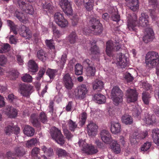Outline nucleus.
<instances>
[{
  "instance_id": "1",
  "label": "nucleus",
  "mask_w": 159,
  "mask_h": 159,
  "mask_svg": "<svg viewBox=\"0 0 159 159\" xmlns=\"http://www.w3.org/2000/svg\"><path fill=\"white\" fill-rule=\"evenodd\" d=\"M159 56L157 52L150 51L145 56V63L148 66L153 68L158 64Z\"/></svg>"
},
{
  "instance_id": "2",
  "label": "nucleus",
  "mask_w": 159,
  "mask_h": 159,
  "mask_svg": "<svg viewBox=\"0 0 159 159\" xmlns=\"http://www.w3.org/2000/svg\"><path fill=\"white\" fill-rule=\"evenodd\" d=\"M89 25L90 30H88L87 33L85 32L86 35L88 34L91 31L95 34L102 33L103 30L102 25L98 19L95 18H92L89 21Z\"/></svg>"
},
{
  "instance_id": "3",
  "label": "nucleus",
  "mask_w": 159,
  "mask_h": 159,
  "mask_svg": "<svg viewBox=\"0 0 159 159\" xmlns=\"http://www.w3.org/2000/svg\"><path fill=\"white\" fill-rule=\"evenodd\" d=\"M78 143L83 152L87 154H94L98 152V149L93 145L88 144L83 140H80Z\"/></svg>"
},
{
  "instance_id": "4",
  "label": "nucleus",
  "mask_w": 159,
  "mask_h": 159,
  "mask_svg": "<svg viewBox=\"0 0 159 159\" xmlns=\"http://www.w3.org/2000/svg\"><path fill=\"white\" fill-rule=\"evenodd\" d=\"M50 133L52 138L58 144L62 145L64 143V136L60 129L55 126L52 127L50 129Z\"/></svg>"
},
{
  "instance_id": "5",
  "label": "nucleus",
  "mask_w": 159,
  "mask_h": 159,
  "mask_svg": "<svg viewBox=\"0 0 159 159\" xmlns=\"http://www.w3.org/2000/svg\"><path fill=\"white\" fill-rule=\"evenodd\" d=\"M111 97L115 105H117L123 101V93L118 86H114L111 92Z\"/></svg>"
},
{
  "instance_id": "6",
  "label": "nucleus",
  "mask_w": 159,
  "mask_h": 159,
  "mask_svg": "<svg viewBox=\"0 0 159 159\" xmlns=\"http://www.w3.org/2000/svg\"><path fill=\"white\" fill-rule=\"evenodd\" d=\"M18 4L19 7L26 13L30 15H33L34 13V9L30 3L24 0H18Z\"/></svg>"
},
{
  "instance_id": "7",
  "label": "nucleus",
  "mask_w": 159,
  "mask_h": 159,
  "mask_svg": "<svg viewBox=\"0 0 159 159\" xmlns=\"http://www.w3.org/2000/svg\"><path fill=\"white\" fill-rule=\"evenodd\" d=\"M88 92L86 85L82 84L79 85L75 90L74 95L75 97L80 100L84 99Z\"/></svg>"
},
{
  "instance_id": "8",
  "label": "nucleus",
  "mask_w": 159,
  "mask_h": 159,
  "mask_svg": "<svg viewBox=\"0 0 159 159\" xmlns=\"http://www.w3.org/2000/svg\"><path fill=\"white\" fill-rule=\"evenodd\" d=\"M59 5L63 11L67 15H70L72 13L73 10L70 2L68 0H60Z\"/></svg>"
},
{
  "instance_id": "9",
  "label": "nucleus",
  "mask_w": 159,
  "mask_h": 159,
  "mask_svg": "<svg viewBox=\"0 0 159 159\" xmlns=\"http://www.w3.org/2000/svg\"><path fill=\"white\" fill-rule=\"evenodd\" d=\"M138 94L136 91L131 89H129L126 91V96L127 102H134L137 101Z\"/></svg>"
},
{
  "instance_id": "10",
  "label": "nucleus",
  "mask_w": 159,
  "mask_h": 159,
  "mask_svg": "<svg viewBox=\"0 0 159 159\" xmlns=\"http://www.w3.org/2000/svg\"><path fill=\"white\" fill-rule=\"evenodd\" d=\"M148 136V131H145L142 132L140 133H138L137 132H134L133 133L132 136L130 139L131 142L133 141V142H138L140 140L143 139Z\"/></svg>"
},
{
  "instance_id": "11",
  "label": "nucleus",
  "mask_w": 159,
  "mask_h": 159,
  "mask_svg": "<svg viewBox=\"0 0 159 159\" xmlns=\"http://www.w3.org/2000/svg\"><path fill=\"white\" fill-rule=\"evenodd\" d=\"M63 83L65 87L67 89H71L74 86L73 81L68 74H66L63 77Z\"/></svg>"
},
{
  "instance_id": "12",
  "label": "nucleus",
  "mask_w": 159,
  "mask_h": 159,
  "mask_svg": "<svg viewBox=\"0 0 159 159\" xmlns=\"http://www.w3.org/2000/svg\"><path fill=\"white\" fill-rule=\"evenodd\" d=\"M32 88L29 84H22L20 88V94L24 97H28L31 94L30 91Z\"/></svg>"
},
{
  "instance_id": "13",
  "label": "nucleus",
  "mask_w": 159,
  "mask_h": 159,
  "mask_svg": "<svg viewBox=\"0 0 159 159\" xmlns=\"http://www.w3.org/2000/svg\"><path fill=\"white\" fill-rule=\"evenodd\" d=\"M100 136L101 139L105 143L109 144L112 141L111 134L107 130H103L101 131Z\"/></svg>"
},
{
  "instance_id": "14",
  "label": "nucleus",
  "mask_w": 159,
  "mask_h": 159,
  "mask_svg": "<svg viewBox=\"0 0 159 159\" xmlns=\"http://www.w3.org/2000/svg\"><path fill=\"white\" fill-rule=\"evenodd\" d=\"M75 2L78 4H81L83 3L84 6L88 11H91L93 9L94 6V1L93 0H75Z\"/></svg>"
},
{
  "instance_id": "15",
  "label": "nucleus",
  "mask_w": 159,
  "mask_h": 159,
  "mask_svg": "<svg viewBox=\"0 0 159 159\" xmlns=\"http://www.w3.org/2000/svg\"><path fill=\"white\" fill-rule=\"evenodd\" d=\"M145 35L143 37V41L146 43L152 41L154 38V35L152 30L150 28L145 29Z\"/></svg>"
},
{
  "instance_id": "16",
  "label": "nucleus",
  "mask_w": 159,
  "mask_h": 159,
  "mask_svg": "<svg viewBox=\"0 0 159 159\" xmlns=\"http://www.w3.org/2000/svg\"><path fill=\"white\" fill-rule=\"evenodd\" d=\"M133 18L132 17L129 18L127 20V26L130 30L136 31L135 26L138 24V22L136 20V17L134 16Z\"/></svg>"
},
{
  "instance_id": "17",
  "label": "nucleus",
  "mask_w": 159,
  "mask_h": 159,
  "mask_svg": "<svg viewBox=\"0 0 159 159\" xmlns=\"http://www.w3.org/2000/svg\"><path fill=\"white\" fill-rule=\"evenodd\" d=\"M128 58L126 57L121 53L117 55L116 60L118 64L120 66H126L128 63Z\"/></svg>"
},
{
  "instance_id": "18",
  "label": "nucleus",
  "mask_w": 159,
  "mask_h": 159,
  "mask_svg": "<svg viewBox=\"0 0 159 159\" xmlns=\"http://www.w3.org/2000/svg\"><path fill=\"white\" fill-rule=\"evenodd\" d=\"M4 112L9 117L11 118H15L17 114V110L11 106H7L4 110Z\"/></svg>"
},
{
  "instance_id": "19",
  "label": "nucleus",
  "mask_w": 159,
  "mask_h": 159,
  "mask_svg": "<svg viewBox=\"0 0 159 159\" xmlns=\"http://www.w3.org/2000/svg\"><path fill=\"white\" fill-rule=\"evenodd\" d=\"M20 128L16 126L8 125L5 128V131L7 135L10 134L11 133H14L17 135L20 133Z\"/></svg>"
},
{
  "instance_id": "20",
  "label": "nucleus",
  "mask_w": 159,
  "mask_h": 159,
  "mask_svg": "<svg viewBox=\"0 0 159 159\" xmlns=\"http://www.w3.org/2000/svg\"><path fill=\"white\" fill-rule=\"evenodd\" d=\"M149 17L146 13H142L139 18V24L143 27H147L149 25Z\"/></svg>"
},
{
  "instance_id": "21",
  "label": "nucleus",
  "mask_w": 159,
  "mask_h": 159,
  "mask_svg": "<svg viewBox=\"0 0 159 159\" xmlns=\"http://www.w3.org/2000/svg\"><path fill=\"white\" fill-rule=\"evenodd\" d=\"M111 130L114 134L120 133L121 130L120 124L117 121H112L111 123Z\"/></svg>"
},
{
  "instance_id": "22",
  "label": "nucleus",
  "mask_w": 159,
  "mask_h": 159,
  "mask_svg": "<svg viewBox=\"0 0 159 159\" xmlns=\"http://www.w3.org/2000/svg\"><path fill=\"white\" fill-rule=\"evenodd\" d=\"M98 128V126L95 123L91 122L87 126L88 135H94L97 131Z\"/></svg>"
},
{
  "instance_id": "23",
  "label": "nucleus",
  "mask_w": 159,
  "mask_h": 159,
  "mask_svg": "<svg viewBox=\"0 0 159 159\" xmlns=\"http://www.w3.org/2000/svg\"><path fill=\"white\" fill-rule=\"evenodd\" d=\"M129 2L127 6L133 11H135L139 8V1L138 0H125Z\"/></svg>"
},
{
  "instance_id": "24",
  "label": "nucleus",
  "mask_w": 159,
  "mask_h": 159,
  "mask_svg": "<svg viewBox=\"0 0 159 159\" xmlns=\"http://www.w3.org/2000/svg\"><path fill=\"white\" fill-rule=\"evenodd\" d=\"M151 136L154 142L159 145V129L157 128L153 129Z\"/></svg>"
},
{
  "instance_id": "25",
  "label": "nucleus",
  "mask_w": 159,
  "mask_h": 159,
  "mask_svg": "<svg viewBox=\"0 0 159 159\" xmlns=\"http://www.w3.org/2000/svg\"><path fill=\"white\" fill-rule=\"evenodd\" d=\"M15 16L20 21L24 24L28 22V17L25 16L21 12L16 11L15 13Z\"/></svg>"
},
{
  "instance_id": "26",
  "label": "nucleus",
  "mask_w": 159,
  "mask_h": 159,
  "mask_svg": "<svg viewBox=\"0 0 159 159\" xmlns=\"http://www.w3.org/2000/svg\"><path fill=\"white\" fill-rule=\"evenodd\" d=\"M104 87L103 82L101 80H96L93 83V87L94 90L100 91Z\"/></svg>"
},
{
  "instance_id": "27",
  "label": "nucleus",
  "mask_w": 159,
  "mask_h": 159,
  "mask_svg": "<svg viewBox=\"0 0 159 159\" xmlns=\"http://www.w3.org/2000/svg\"><path fill=\"white\" fill-rule=\"evenodd\" d=\"M28 66L30 70L33 72H35L38 70V65L34 60H31L29 61Z\"/></svg>"
},
{
  "instance_id": "28",
  "label": "nucleus",
  "mask_w": 159,
  "mask_h": 159,
  "mask_svg": "<svg viewBox=\"0 0 159 159\" xmlns=\"http://www.w3.org/2000/svg\"><path fill=\"white\" fill-rule=\"evenodd\" d=\"M30 120L33 125L35 127L40 126V124L38 119V116L36 114H33L30 116Z\"/></svg>"
},
{
  "instance_id": "29",
  "label": "nucleus",
  "mask_w": 159,
  "mask_h": 159,
  "mask_svg": "<svg viewBox=\"0 0 159 159\" xmlns=\"http://www.w3.org/2000/svg\"><path fill=\"white\" fill-rule=\"evenodd\" d=\"M94 98L98 103L101 104L104 103L106 102V97L101 94H97L94 95Z\"/></svg>"
},
{
  "instance_id": "30",
  "label": "nucleus",
  "mask_w": 159,
  "mask_h": 159,
  "mask_svg": "<svg viewBox=\"0 0 159 159\" xmlns=\"http://www.w3.org/2000/svg\"><path fill=\"white\" fill-rule=\"evenodd\" d=\"M24 132L27 136H31L34 134V130L32 127L26 125L24 128Z\"/></svg>"
},
{
  "instance_id": "31",
  "label": "nucleus",
  "mask_w": 159,
  "mask_h": 159,
  "mask_svg": "<svg viewBox=\"0 0 159 159\" xmlns=\"http://www.w3.org/2000/svg\"><path fill=\"white\" fill-rule=\"evenodd\" d=\"M106 53L108 56L110 57L113 49V43L110 41H108L106 43Z\"/></svg>"
},
{
  "instance_id": "32",
  "label": "nucleus",
  "mask_w": 159,
  "mask_h": 159,
  "mask_svg": "<svg viewBox=\"0 0 159 159\" xmlns=\"http://www.w3.org/2000/svg\"><path fill=\"white\" fill-rule=\"evenodd\" d=\"M96 69L94 66H90L87 68L86 73L88 76H93L95 74Z\"/></svg>"
},
{
  "instance_id": "33",
  "label": "nucleus",
  "mask_w": 159,
  "mask_h": 159,
  "mask_svg": "<svg viewBox=\"0 0 159 159\" xmlns=\"http://www.w3.org/2000/svg\"><path fill=\"white\" fill-rule=\"evenodd\" d=\"M121 120L123 123L126 125L131 124L133 122V120L131 116L125 114L123 115L121 118Z\"/></svg>"
},
{
  "instance_id": "34",
  "label": "nucleus",
  "mask_w": 159,
  "mask_h": 159,
  "mask_svg": "<svg viewBox=\"0 0 159 159\" xmlns=\"http://www.w3.org/2000/svg\"><path fill=\"white\" fill-rule=\"evenodd\" d=\"M37 56L38 58L43 61H44L47 58V54L43 50H39L37 53Z\"/></svg>"
},
{
  "instance_id": "35",
  "label": "nucleus",
  "mask_w": 159,
  "mask_h": 159,
  "mask_svg": "<svg viewBox=\"0 0 159 159\" xmlns=\"http://www.w3.org/2000/svg\"><path fill=\"white\" fill-rule=\"evenodd\" d=\"M111 148L113 151L116 153L118 154L120 152L121 149L120 145L115 140L113 141L111 144Z\"/></svg>"
},
{
  "instance_id": "36",
  "label": "nucleus",
  "mask_w": 159,
  "mask_h": 159,
  "mask_svg": "<svg viewBox=\"0 0 159 159\" xmlns=\"http://www.w3.org/2000/svg\"><path fill=\"white\" fill-rule=\"evenodd\" d=\"M111 16V19L114 21L118 22L120 20V15L119 14L117 10H112Z\"/></svg>"
},
{
  "instance_id": "37",
  "label": "nucleus",
  "mask_w": 159,
  "mask_h": 159,
  "mask_svg": "<svg viewBox=\"0 0 159 159\" xmlns=\"http://www.w3.org/2000/svg\"><path fill=\"white\" fill-rule=\"evenodd\" d=\"M146 120L145 123L148 125H152L155 122V116L148 115V116L145 118Z\"/></svg>"
},
{
  "instance_id": "38",
  "label": "nucleus",
  "mask_w": 159,
  "mask_h": 159,
  "mask_svg": "<svg viewBox=\"0 0 159 159\" xmlns=\"http://www.w3.org/2000/svg\"><path fill=\"white\" fill-rule=\"evenodd\" d=\"M14 153L18 157L22 156L25 153V151L20 147H16L14 149Z\"/></svg>"
},
{
  "instance_id": "39",
  "label": "nucleus",
  "mask_w": 159,
  "mask_h": 159,
  "mask_svg": "<svg viewBox=\"0 0 159 159\" xmlns=\"http://www.w3.org/2000/svg\"><path fill=\"white\" fill-rule=\"evenodd\" d=\"M150 98V96L149 93L147 92H143L142 93V98L144 104L146 105L148 104Z\"/></svg>"
},
{
  "instance_id": "40",
  "label": "nucleus",
  "mask_w": 159,
  "mask_h": 159,
  "mask_svg": "<svg viewBox=\"0 0 159 159\" xmlns=\"http://www.w3.org/2000/svg\"><path fill=\"white\" fill-rule=\"evenodd\" d=\"M7 22L8 26L10 27L11 31H13L14 34H17V32L16 30V26L13 22L10 20H7Z\"/></svg>"
},
{
  "instance_id": "41",
  "label": "nucleus",
  "mask_w": 159,
  "mask_h": 159,
  "mask_svg": "<svg viewBox=\"0 0 159 159\" xmlns=\"http://www.w3.org/2000/svg\"><path fill=\"white\" fill-rule=\"evenodd\" d=\"M54 18L55 21L57 24L59 23V22L63 20V19H65L63 16V15L59 12H57L55 14Z\"/></svg>"
},
{
  "instance_id": "42",
  "label": "nucleus",
  "mask_w": 159,
  "mask_h": 159,
  "mask_svg": "<svg viewBox=\"0 0 159 159\" xmlns=\"http://www.w3.org/2000/svg\"><path fill=\"white\" fill-rule=\"evenodd\" d=\"M56 152L59 157H65L68 156L69 155V154L65 150L61 148H58Z\"/></svg>"
},
{
  "instance_id": "43",
  "label": "nucleus",
  "mask_w": 159,
  "mask_h": 159,
  "mask_svg": "<svg viewBox=\"0 0 159 159\" xmlns=\"http://www.w3.org/2000/svg\"><path fill=\"white\" fill-rule=\"evenodd\" d=\"M42 150L48 156L50 157L53 154V149L52 148H47L45 146H42Z\"/></svg>"
},
{
  "instance_id": "44",
  "label": "nucleus",
  "mask_w": 159,
  "mask_h": 159,
  "mask_svg": "<svg viewBox=\"0 0 159 159\" xmlns=\"http://www.w3.org/2000/svg\"><path fill=\"white\" fill-rule=\"evenodd\" d=\"M83 70V67L80 64L78 63L75 65V71L76 75H81L82 74Z\"/></svg>"
},
{
  "instance_id": "45",
  "label": "nucleus",
  "mask_w": 159,
  "mask_h": 159,
  "mask_svg": "<svg viewBox=\"0 0 159 159\" xmlns=\"http://www.w3.org/2000/svg\"><path fill=\"white\" fill-rule=\"evenodd\" d=\"M10 48V46L8 43H4L0 48V52L4 53L7 52L9 50Z\"/></svg>"
},
{
  "instance_id": "46",
  "label": "nucleus",
  "mask_w": 159,
  "mask_h": 159,
  "mask_svg": "<svg viewBox=\"0 0 159 159\" xmlns=\"http://www.w3.org/2000/svg\"><path fill=\"white\" fill-rule=\"evenodd\" d=\"M45 43L47 47L50 49H55V43L53 39H46L45 41Z\"/></svg>"
},
{
  "instance_id": "47",
  "label": "nucleus",
  "mask_w": 159,
  "mask_h": 159,
  "mask_svg": "<svg viewBox=\"0 0 159 159\" xmlns=\"http://www.w3.org/2000/svg\"><path fill=\"white\" fill-rule=\"evenodd\" d=\"M68 127L69 129L71 131H74L75 128L77 127V125L76 122H74L71 120L68 121Z\"/></svg>"
},
{
  "instance_id": "48",
  "label": "nucleus",
  "mask_w": 159,
  "mask_h": 159,
  "mask_svg": "<svg viewBox=\"0 0 159 159\" xmlns=\"http://www.w3.org/2000/svg\"><path fill=\"white\" fill-rule=\"evenodd\" d=\"M43 9L49 11L50 13L52 12L54 8L51 3L48 2H45V4H43Z\"/></svg>"
},
{
  "instance_id": "49",
  "label": "nucleus",
  "mask_w": 159,
  "mask_h": 159,
  "mask_svg": "<svg viewBox=\"0 0 159 159\" xmlns=\"http://www.w3.org/2000/svg\"><path fill=\"white\" fill-rule=\"evenodd\" d=\"M87 115L86 112H84L82 113L81 120L79 122L80 125L82 126L85 124L87 118Z\"/></svg>"
},
{
  "instance_id": "50",
  "label": "nucleus",
  "mask_w": 159,
  "mask_h": 159,
  "mask_svg": "<svg viewBox=\"0 0 159 159\" xmlns=\"http://www.w3.org/2000/svg\"><path fill=\"white\" fill-rule=\"evenodd\" d=\"M141 110L139 109L134 108L133 111V115L134 117L139 120L141 117Z\"/></svg>"
},
{
  "instance_id": "51",
  "label": "nucleus",
  "mask_w": 159,
  "mask_h": 159,
  "mask_svg": "<svg viewBox=\"0 0 159 159\" xmlns=\"http://www.w3.org/2000/svg\"><path fill=\"white\" fill-rule=\"evenodd\" d=\"M57 70H56L49 69L47 71L48 74L50 79H53L55 77Z\"/></svg>"
},
{
  "instance_id": "52",
  "label": "nucleus",
  "mask_w": 159,
  "mask_h": 159,
  "mask_svg": "<svg viewBox=\"0 0 159 159\" xmlns=\"http://www.w3.org/2000/svg\"><path fill=\"white\" fill-rule=\"evenodd\" d=\"M22 80L26 82H30L32 81V78L29 74H25L21 77Z\"/></svg>"
},
{
  "instance_id": "53",
  "label": "nucleus",
  "mask_w": 159,
  "mask_h": 159,
  "mask_svg": "<svg viewBox=\"0 0 159 159\" xmlns=\"http://www.w3.org/2000/svg\"><path fill=\"white\" fill-rule=\"evenodd\" d=\"M37 143V140L36 139L33 138L30 140L28 141L26 144V145L27 147L30 148L35 145Z\"/></svg>"
},
{
  "instance_id": "54",
  "label": "nucleus",
  "mask_w": 159,
  "mask_h": 159,
  "mask_svg": "<svg viewBox=\"0 0 159 159\" xmlns=\"http://www.w3.org/2000/svg\"><path fill=\"white\" fill-rule=\"evenodd\" d=\"M39 119L40 121L43 123H46L48 122L47 117L44 112L40 113L39 116Z\"/></svg>"
},
{
  "instance_id": "55",
  "label": "nucleus",
  "mask_w": 159,
  "mask_h": 159,
  "mask_svg": "<svg viewBox=\"0 0 159 159\" xmlns=\"http://www.w3.org/2000/svg\"><path fill=\"white\" fill-rule=\"evenodd\" d=\"M8 159H18L17 156L13 152L8 151L6 153Z\"/></svg>"
},
{
  "instance_id": "56",
  "label": "nucleus",
  "mask_w": 159,
  "mask_h": 159,
  "mask_svg": "<svg viewBox=\"0 0 159 159\" xmlns=\"http://www.w3.org/2000/svg\"><path fill=\"white\" fill-rule=\"evenodd\" d=\"M69 40L71 43H74L76 40V35L75 32H72L69 35Z\"/></svg>"
},
{
  "instance_id": "57",
  "label": "nucleus",
  "mask_w": 159,
  "mask_h": 159,
  "mask_svg": "<svg viewBox=\"0 0 159 159\" xmlns=\"http://www.w3.org/2000/svg\"><path fill=\"white\" fill-rule=\"evenodd\" d=\"M151 146V143L150 142H147L145 143L142 146L141 149L142 151H146L148 150Z\"/></svg>"
},
{
  "instance_id": "58",
  "label": "nucleus",
  "mask_w": 159,
  "mask_h": 159,
  "mask_svg": "<svg viewBox=\"0 0 159 159\" xmlns=\"http://www.w3.org/2000/svg\"><path fill=\"white\" fill-rule=\"evenodd\" d=\"M92 54H97L99 53L100 52L98 48L96 45H94L93 46H92L90 49Z\"/></svg>"
},
{
  "instance_id": "59",
  "label": "nucleus",
  "mask_w": 159,
  "mask_h": 159,
  "mask_svg": "<svg viewBox=\"0 0 159 159\" xmlns=\"http://www.w3.org/2000/svg\"><path fill=\"white\" fill-rule=\"evenodd\" d=\"M46 71V69L43 68H41L40 69L39 72L36 77V79L37 80H40L43 75L44 74Z\"/></svg>"
},
{
  "instance_id": "60",
  "label": "nucleus",
  "mask_w": 159,
  "mask_h": 159,
  "mask_svg": "<svg viewBox=\"0 0 159 159\" xmlns=\"http://www.w3.org/2000/svg\"><path fill=\"white\" fill-rule=\"evenodd\" d=\"M57 24L61 28H64L67 26L68 22L66 19H64L61 21L59 22Z\"/></svg>"
},
{
  "instance_id": "61",
  "label": "nucleus",
  "mask_w": 159,
  "mask_h": 159,
  "mask_svg": "<svg viewBox=\"0 0 159 159\" xmlns=\"http://www.w3.org/2000/svg\"><path fill=\"white\" fill-rule=\"evenodd\" d=\"M67 60V55L66 54H63L61 56L60 62L61 63V66L63 67Z\"/></svg>"
},
{
  "instance_id": "62",
  "label": "nucleus",
  "mask_w": 159,
  "mask_h": 159,
  "mask_svg": "<svg viewBox=\"0 0 159 159\" xmlns=\"http://www.w3.org/2000/svg\"><path fill=\"white\" fill-rule=\"evenodd\" d=\"M39 150L40 149L38 148L35 147L33 148L32 151V156L33 157H36L39 158V157H38V155L40 152Z\"/></svg>"
},
{
  "instance_id": "63",
  "label": "nucleus",
  "mask_w": 159,
  "mask_h": 159,
  "mask_svg": "<svg viewBox=\"0 0 159 159\" xmlns=\"http://www.w3.org/2000/svg\"><path fill=\"white\" fill-rule=\"evenodd\" d=\"M8 98L9 102L11 103H15L17 100V97L14 96L13 94H9L8 96Z\"/></svg>"
},
{
  "instance_id": "64",
  "label": "nucleus",
  "mask_w": 159,
  "mask_h": 159,
  "mask_svg": "<svg viewBox=\"0 0 159 159\" xmlns=\"http://www.w3.org/2000/svg\"><path fill=\"white\" fill-rule=\"evenodd\" d=\"M92 61L88 59H85L83 61V65L87 67L92 66Z\"/></svg>"
}]
</instances>
